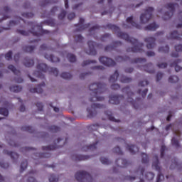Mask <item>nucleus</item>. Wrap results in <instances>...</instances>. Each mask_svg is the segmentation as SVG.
<instances>
[{"mask_svg": "<svg viewBox=\"0 0 182 182\" xmlns=\"http://www.w3.org/2000/svg\"><path fill=\"white\" fill-rule=\"evenodd\" d=\"M104 28L105 29H110L112 32L117 33L118 38L124 39L134 46L131 48H128L127 49V52H132L133 53H143V52H144V50H143L144 44H143V43H139L137 39L130 37L129 34L122 32L119 26L112 23H108L106 26H104Z\"/></svg>", "mask_w": 182, "mask_h": 182, "instance_id": "1", "label": "nucleus"}, {"mask_svg": "<svg viewBox=\"0 0 182 182\" xmlns=\"http://www.w3.org/2000/svg\"><path fill=\"white\" fill-rule=\"evenodd\" d=\"M90 90L92 92V97L90 99V102H103L104 97H100L99 95L105 93L106 91V84L102 82H94L89 87Z\"/></svg>", "mask_w": 182, "mask_h": 182, "instance_id": "2", "label": "nucleus"}, {"mask_svg": "<svg viewBox=\"0 0 182 182\" xmlns=\"http://www.w3.org/2000/svg\"><path fill=\"white\" fill-rule=\"evenodd\" d=\"M28 25L32 26L31 31H25L23 30L17 29V33H19L23 36H28L30 33H32L33 36H37V38H39V36H43V35H48V33H50V31L43 30L42 28V26H39L34 22H28Z\"/></svg>", "mask_w": 182, "mask_h": 182, "instance_id": "3", "label": "nucleus"}, {"mask_svg": "<svg viewBox=\"0 0 182 182\" xmlns=\"http://www.w3.org/2000/svg\"><path fill=\"white\" fill-rule=\"evenodd\" d=\"M37 69L38 71H35L33 75L39 79H45V75H43V73H46V72H50V73H52L54 76L59 75L58 68H49L46 63H39L37 65Z\"/></svg>", "mask_w": 182, "mask_h": 182, "instance_id": "4", "label": "nucleus"}, {"mask_svg": "<svg viewBox=\"0 0 182 182\" xmlns=\"http://www.w3.org/2000/svg\"><path fill=\"white\" fill-rule=\"evenodd\" d=\"M75 176L77 181L79 182H85V181L87 182L93 181V177H92L91 174L85 171H77Z\"/></svg>", "mask_w": 182, "mask_h": 182, "instance_id": "5", "label": "nucleus"}, {"mask_svg": "<svg viewBox=\"0 0 182 182\" xmlns=\"http://www.w3.org/2000/svg\"><path fill=\"white\" fill-rule=\"evenodd\" d=\"M160 161H159V156L155 155L154 157V161L152 163V168H154L156 171H159L156 182H161L164 180V176L161 174V167H160Z\"/></svg>", "mask_w": 182, "mask_h": 182, "instance_id": "6", "label": "nucleus"}, {"mask_svg": "<svg viewBox=\"0 0 182 182\" xmlns=\"http://www.w3.org/2000/svg\"><path fill=\"white\" fill-rule=\"evenodd\" d=\"M123 93H126L128 96L127 102L128 103H131L134 108L136 109H139V105H137V102L133 100L132 97L134 96V93L130 90V87H125L122 90Z\"/></svg>", "mask_w": 182, "mask_h": 182, "instance_id": "7", "label": "nucleus"}, {"mask_svg": "<svg viewBox=\"0 0 182 182\" xmlns=\"http://www.w3.org/2000/svg\"><path fill=\"white\" fill-rule=\"evenodd\" d=\"M176 7L178 8V4L169 3L166 5V9H171L170 11H167L164 15V20L168 21V19L171 18V16L174 15V12H176Z\"/></svg>", "mask_w": 182, "mask_h": 182, "instance_id": "8", "label": "nucleus"}, {"mask_svg": "<svg viewBox=\"0 0 182 182\" xmlns=\"http://www.w3.org/2000/svg\"><path fill=\"white\" fill-rule=\"evenodd\" d=\"M153 11L154 9L153 7H148L144 11V14H141L140 22L141 23H147L151 18H153Z\"/></svg>", "mask_w": 182, "mask_h": 182, "instance_id": "9", "label": "nucleus"}, {"mask_svg": "<svg viewBox=\"0 0 182 182\" xmlns=\"http://www.w3.org/2000/svg\"><path fill=\"white\" fill-rule=\"evenodd\" d=\"M87 45L89 48L85 52L87 55H91L92 56H95L97 54V51H96V49L95 48L100 49L102 48V46H103L102 45L97 44L96 42L92 41H89L87 42Z\"/></svg>", "mask_w": 182, "mask_h": 182, "instance_id": "10", "label": "nucleus"}, {"mask_svg": "<svg viewBox=\"0 0 182 182\" xmlns=\"http://www.w3.org/2000/svg\"><path fill=\"white\" fill-rule=\"evenodd\" d=\"M96 109H106V106L103 105H100L98 103H93L91 105V109L90 108H87V112L88 113V117L90 119L96 114L93 110H96Z\"/></svg>", "mask_w": 182, "mask_h": 182, "instance_id": "11", "label": "nucleus"}, {"mask_svg": "<svg viewBox=\"0 0 182 182\" xmlns=\"http://www.w3.org/2000/svg\"><path fill=\"white\" fill-rule=\"evenodd\" d=\"M126 21L127 23H129L130 26L126 23H123L122 28L124 29H129V28H136V29H141V26L133 21V16L128 17Z\"/></svg>", "mask_w": 182, "mask_h": 182, "instance_id": "12", "label": "nucleus"}, {"mask_svg": "<svg viewBox=\"0 0 182 182\" xmlns=\"http://www.w3.org/2000/svg\"><path fill=\"white\" fill-rule=\"evenodd\" d=\"M100 63L105 65V66H108V68H113V66H116V62L113 60L112 58L107 57H100L99 58Z\"/></svg>", "mask_w": 182, "mask_h": 182, "instance_id": "13", "label": "nucleus"}, {"mask_svg": "<svg viewBox=\"0 0 182 182\" xmlns=\"http://www.w3.org/2000/svg\"><path fill=\"white\" fill-rule=\"evenodd\" d=\"M85 18H80L79 23L75 25L76 26V32H82V31H85V29H87L89 26H90V23L84 24Z\"/></svg>", "mask_w": 182, "mask_h": 182, "instance_id": "14", "label": "nucleus"}, {"mask_svg": "<svg viewBox=\"0 0 182 182\" xmlns=\"http://www.w3.org/2000/svg\"><path fill=\"white\" fill-rule=\"evenodd\" d=\"M124 97L122 95H111L109 96V102L111 105H119L120 100H123Z\"/></svg>", "mask_w": 182, "mask_h": 182, "instance_id": "15", "label": "nucleus"}, {"mask_svg": "<svg viewBox=\"0 0 182 182\" xmlns=\"http://www.w3.org/2000/svg\"><path fill=\"white\" fill-rule=\"evenodd\" d=\"M122 45H123L122 41H114L112 43V46L108 45V46H105V51L110 52L111 50H114L116 49V48H119V46H122Z\"/></svg>", "mask_w": 182, "mask_h": 182, "instance_id": "16", "label": "nucleus"}, {"mask_svg": "<svg viewBox=\"0 0 182 182\" xmlns=\"http://www.w3.org/2000/svg\"><path fill=\"white\" fill-rule=\"evenodd\" d=\"M144 41L147 43L146 44L147 49H153V48L156 46V38L153 37H148L144 39Z\"/></svg>", "mask_w": 182, "mask_h": 182, "instance_id": "17", "label": "nucleus"}, {"mask_svg": "<svg viewBox=\"0 0 182 182\" xmlns=\"http://www.w3.org/2000/svg\"><path fill=\"white\" fill-rule=\"evenodd\" d=\"M46 84L44 82H42V84H40L37 86L36 88H31L29 91L31 93H38L41 94L43 92V87H45Z\"/></svg>", "mask_w": 182, "mask_h": 182, "instance_id": "18", "label": "nucleus"}, {"mask_svg": "<svg viewBox=\"0 0 182 182\" xmlns=\"http://www.w3.org/2000/svg\"><path fill=\"white\" fill-rule=\"evenodd\" d=\"M4 154H7V156H10L12 160H18V159H19V154H18L16 152L9 151L6 149H4Z\"/></svg>", "mask_w": 182, "mask_h": 182, "instance_id": "19", "label": "nucleus"}, {"mask_svg": "<svg viewBox=\"0 0 182 182\" xmlns=\"http://www.w3.org/2000/svg\"><path fill=\"white\" fill-rule=\"evenodd\" d=\"M116 164L118 167H127L129 166V161L124 159H119L116 160Z\"/></svg>", "mask_w": 182, "mask_h": 182, "instance_id": "20", "label": "nucleus"}, {"mask_svg": "<svg viewBox=\"0 0 182 182\" xmlns=\"http://www.w3.org/2000/svg\"><path fill=\"white\" fill-rule=\"evenodd\" d=\"M44 58L48 60H50V62H53V63L60 62V59L53 55L45 54Z\"/></svg>", "mask_w": 182, "mask_h": 182, "instance_id": "21", "label": "nucleus"}, {"mask_svg": "<svg viewBox=\"0 0 182 182\" xmlns=\"http://www.w3.org/2000/svg\"><path fill=\"white\" fill-rule=\"evenodd\" d=\"M23 65L26 68H32L35 65V61L33 59H29V58L26 57L23 60Z\"/></svg>", "mask_w": 182, "mask_h": 182, "instance_id": "22", "label": "nucleus"}, {"mask_svg": "<svg viewBox=\"0 0 182 182\" xmlns=\"http://www.w3.org/2000/svg\"><path fill=\"white\" fill-rule=\"evenodd\" d=\"M181 62V60H176L172 63H171L170 66L171 68H175L176 72H180V70H182V68L178 65V63Z\"/></svg>", "mask_w": 182, "mask_h": 182, "instance_id": "23", "label": "nucleus"}, {"mask_svg": "<svg viewBox=\"0 0 182 182\" xmlns=\"http://www.w3.org/2000/svg\"><path fill=\"white\" fill-rule=\"evenodd\" d=\"M175 50H176V51L172 53L171 54V56L172 58H178V52H182V45L179 44V45L175 46Z\"/></svg>", "mask_w": 182, "mask_h": 182, "instance_id": "24", "label": "nucleus"}, {"mask_svg": "<svg viewBox=\"0 0 182 182\" xmlns=\"http://www.w3.org/2000/svg\"><path fill=\"white\" fill-rule=\"evenodd\" d=\"M35 174H36V171H30L27 175V182H38L36 179H35Z\"/></svg>", "mask_w": 182, "mask_h": 182, "instance_id": "25", "label": "nucleus"}, {"mask_svg": "<svg viewBox=\"0 0 182 182\" xmlns=\"http://www.w3.org/2000/svg\"><path fill=\"white\" fill-rule=\"evenodd\" d=\"M59 147H62V146H58L56 144H55L54 145L43 146L42 150L44 151H50V150H56V149H59Z\"/></svg>", "mask_w": 182, "mask_h": 182, "instance_id": "26", "label": "nucleus"}, {"mask_svg": "<svg viewBox=\"0 0 182 182\" xmlns=\"http://www.w3.org/2000/svg\"><path fill=\"white\" fill-rule=\"evenodd\" d=\"M134 174H140V176L143 177V175L144 174V168L139 167L137 170L134 171ZM141 176L139 177V182H144V180Z\"/></svg>", "mask_w": 182, "mask_h": 182, "instance_id": "27", "label": "nucleus"}, {"mask_svg": "<svg viewBox=\"0 0 182 182\" xmlns=\"http://www.w3.org/2000/svg\"><path fill=\"white\" fill-rule=\"evenodd\" d=\"M127 149L131 154H136V151H139V147L135 145H127Z\"/></svg>", "mask_w": 182, "mask_h": 182, "instance_id": "28", "label": "nucleus"}, {"mask_svg": "<svg viewBox=\"0 0 182 182\" xmlns=\"http://www.w3.org/2000/svg\"><path fill=\"white\" fill-rule=\"evenodd\" d=\"M159 25L156 24V23H151L149 25L144 27L145 31H156L158 29Z\"/></svg>", "mask_w": 182, "mask_h": 182, "instance_id": "29", "label": "nucleus"}, {"mask_svg": "<svg viewBox=\"0 0 182 182\" xmlns=\"http://www.w3.org/2000/svg\"><path fill=\"white\" fill-rule=\"evenodd\" d=\"M97 144V142H96L95 144H90V145H86V146H85L82 148V151H87L88 150H96Z\"/></svg>", "mask_w": 182, "mask_h": 182, "instance_id": "30", "label": "nucleus"}, {"mask_svg": "<svg viewBox=\"0 0 182 182\" xmlns=\"http://www.w3.org/2000/svg\"><path fill=\"white\" fill-rule=\"evenodd\" d=\"M168 39H176V41L181 40V38H180V34H178V32H177V31H173L172 33H171V36L168 38Z\"/></svg>", "mask_w": 182, "mask_h": 182, "instance_id": "31", "label": "nucleus"}, {"mask_svg": "<svg viewBox=\"0 0 182 182\" xmlns=\"http://www.w3.org/2000/svg\"><path fill=\"white\" fill-rule=\"evenodd\" d=\"M36 157H38V160H41V159H49L50 157V154L49 152L46 153H36Z\"/></svg>", "mask_w": 182, "mask_h": 182, "instance_id": "32", "label": "nucleus"}, {"mask_svg": "<svg viewBox=\"0 0 182 182\" xmlns=\"http://www.w3.org/2000/svg\"><path fill=\"white\" fill-rule=\"evenodd\" d=\"M105 116H107V119L111 122H119L114 119V117H113V114H112V111H105Z\"/></svg>", "mask_w": 182, "mask_h": 182, "instance_id": "33", "label": "nucleus"}, {"mask_svg": "<svg viewBox=\"0 0 182 182\" xmlns=\"http://www.w3.org/2000/svg\"><path fill=\"white\" fill-rule=\"evenodd\" d=\"M8 69H9V70H11V72H13L14 75H16V76H21V71L17 70L13 65H9L8 66Z\"/></svg>", "mask_w": 182, "mask_h": 182, "instance_id": "34", "label": "nucleus"}, {"mask_svg": "<svg viewBox=\"0 0 182 182\" xmlns=\"http://www.w3.org/2000/svg\"><path fill=\"white\" fill-rule=\"evenodd\" d=\"M118 77H119V71L115 70V72L114 73V74L110 76V77H109V82H110L111 83H113V82H117Z\"/></svg>", "mask_w": 182, "mask_h": 182, "instance_id": "35", "label": "nucleus"}, {"mask_svg": "<svg viewBox=\"0 0 182 182\" xmlns=\"http://www.w3.org/2000/svg\"><path fill=\"white\" fill-rule=\"evenodd\" d=\"M21 21L26 23V21L25 20H23L22 18L21 17H18L17 18V21H10L9 22V26H12L14 25H18V23H21Z\"/></svg>", "mask_w": 182, "mask_h": 182, "instance_id": "36", "label": "nucleus"}, {"mask_svg": "<svg viewBox=\"0 0 182 182\" xmlns=\"http://www.w3.org/2000/svg\"><path fill=\"white\" fill-rule=\"evenodd\" d=\"M22 90V87L19 85H13L10 87V92H14V93H19Z\"/></svg>", "mask_w": 182, "mask_h": 182, "instance_id": "37", "label": "nucleus"}, {"mask_svg": "<svg viewBox=\"0 0 182 182\" xmlns=\"http://www.w3.org/2000/svg\"><path fill=\"white\" fill-rule=\"evenodd\" d=\"M3 12H4V19H8L9 16L6 15H8V14L11 13V9L8 6H6L3 9Z\"/></svg>", "mask_w": 182, "mask_h": 182, "instance_id": "38", "label": "nucleus"}, {"mask_svg": "<svg viewBox=\"0 0 182 182\" xmlns=\"http://www.w3.org/2000/svg\"><path fill=\"white\" fill-rule=\"evenodd\" d=\"M147 62V60L146 58H135L134 60H130L131 63H146Z\"/></svg>", "mask_w": 182, "mask_h": 182, "instance_id": "39", "label": "nucleus"}, {"mask_svg": "<svg viewBox=\"0 0 182 182\" xmlns=\"http://www.w3.org/2000/svg\"><path fill=\"white\" fill-rule=\"evenodd\" d=\"M24 52H27L28 53H32L33 50H35V46H26L23 47Z\"/></svg>", "mask_w": 182, "mask_h": 182, "instance_id": "40", "label": "nucleus"}, {"mask_svg": "<svg viewBox=\"0 0 182 182\" xmlns=\"http://www.w3.org/2000/svg\"><path fill=\"white\" fill-rule=\"evenodd\" d=\"M48 130L51 133H58L60 130V128L58 126L53 125L48 127Z\"/></svg>", "mask_w": 182, "mask_h": 182, "instance_id": "41", "label": "nucleus"}, {"mask_svg": "<svg viewBox=\"0 0 182 182\" xmlns=\"http://www.w3.org/2000/svg\"><path fill=\"white\" fill-rule=\"evenodd\" d=\"M111 38L112 36L110 34L105 33L101 36L100 41L101 42H107V41H109V39H110Z\"/></svg>", "mask_w": 182, "mask_h": 182, "instance_id": "42", "label": "nucleus"}, {"mask_svg": "<svg viewBox=\"0 0 182 182\" xmlns=\"http://www.w3.org/2000/svg\"><path fill=\"white\" fill-rule=\"evenodd\" d=\"M89 159V156H84V155H76L75 160V161H82L83 160H87Z\"/></svg>", "mask_w": 182, "mask_h": 182, "instance_id": "43", "label": "nucleus"}, {"mask_svg": "<svg viewBox=\"0 0 182 182\" xmlns=\"http://www.w3.org/2000/svg\"><path fill=\"white\" fill-rule=\"evenodd\" d=\"M67 58L71 63H75L76 62V55L72 54V53H68L67 55Z\"/></svg>", "mask_w": 182, "mask_h": 182, "instance_id": "44", "label": "nucleus"}, {"mask_svg": "<svg viewBox=\"0 0 182 182\" xmlns=\"http://www.w3.org/2000/svg\"><path fill=\"white\" fill-rule=\"evenodd\" d=\"M28 167V161L24 160L21 164V169L20 172L23 173L24 170H26V168Z\"/></svg>", "mask_w": 182, "mask_h": 182, "instance_id": "45", "label": "nucleus"}, {"mask_svg": "<svg viewBox=\"0 0 182 182\" xmlns=\"http://www.w3.org/2000/svg\"><path fill=\"white\" fill-rule=\"evenodd\" d=\"M141 156L142 157L141 163H143V164H147V163H149V156L145 153H142Z\"/></svg>", "mask_w": 182, "mask_h": 182, "instance_id": "46", "label": "nucleus"}, {"mask_svg": "<svg viewBox=\"0 0 182 182\" xmlns=\"http://www.w3.org/2000/svg\"><path fill=\"white\" fill-rule=\"evenodd\" d=\"M21 130L23 132H28V133H33V128L31 126H23Z\"/></svg>", "mask_w": 182, "mask_h": 182, "instance_id": "47", "label": "nucleus"}, {"mask_svg": "<svg viewBox=\"0 0 182 182\" xmlns=\"http://www.w3.org/2000/svg\"><path fill=\"white\" fill-rule=\"evenodd\" d=\"M179 79L177 75H173L170 76L168 78L169 83H177L178 82Z\"/></svg>", "mask_w": 182, "mask_h": 182, "instance_id": "48", "label": "nucleus"}, {"mask_svg": "<svg viewBox=\"0 0 182 182\" xmlns=\"http://www.w3.org/2000/svg\"><path fill=\"white\" fill-rule=\"evenodd\" d=\"M99 29H100V26L99 25H95L89 29V32L90 35H93V33H95L96 31H99Z\"/></svg>", "mask_w": 182, "mask_h": 182, "instance_id": "49", "label": "nucleus"}, {"mask_svg": "<svg viewBox=\"0 0 182 182\" xmlns=\"http://www.w3.org/2000/svg\"><path fill=\"white\" fill-rule=\"evenodd\" d=\"M159 52H162L163 53H168L170 50V47L168 46H166L165 47H159Z\"/></svg>", "mask_w": 182, "mask_h": 182, "instance_id": "50", "label": "nucleus"}, {"mask_svg": "<svg viewBox=\"0 0 182 182\" xmlns=\"http://www.w3.org/2000/svg\"><path fill=\"white\" fill-rule=\"evenodd\" d=\"M154 178V173L151 172H148L145 174V180H148V181H151Z\"/></svg>", "mask_w": 182, "mask_h": 182, "instance_id": "51", "label": "nucleus"}, {"mask_svg": "<svg viewBox=\"0 0 182 182\" xmlns=\"http://www.w3.org/2000/svg\"><path fill=\"white\" fill-rule=\"evenodd\" d=\"M120 81L122 83H130V82H132V78L122 75L121 77Z\"/></svg>", "mask_w": 182, "mask_h": 182, "instance_id": "52", "label": "nucleus"}, {"mask_svg": "<svg viewBox=\"0 0 182 182\" xmlns=\"http://www.w3.org/2000/svg\"><path fill=\"white\" fill-rule=\"evenodd\" d=\"M116 60H117V62H127V60H130V57L125 56L124 58L119 56L116 58Z\"/></svg>", "mask_w": 182, "mask_h": 182, "instance_id": "53", "label": "nucleus"}, {"mask_svg": "<svg viewBox=\"0 0 182 182\" xmlns=\"http://www.w3.org/2000/svg\"><path fill=\"white\" fill-rule=\"evenodd\" d=\"M60 77H63V79H72V74L64 72L60 75Z\"/></svg>", "mask_w": 182, "mask_h": 182, "instance_id": "54", "label": "nucleus"}, {"mask_svg": "<svg viewBox=\"0 0 182 182\" xmlns=\"http://www.w3.org/2000/svg\"><path fill=\"white\" fill-rule=\"evenodd\" d=\"M83 39H85L83 38V36H82V35L79 34L75 36V42L77 43H82V42H83Z\"/></svg>", "mask_w": 182, "mask_h": 182, "instance_id": "55", "label": "nucleus"}, {"mask_svg": "<svg viewBox=\"0 0 182 182\" xmlns=\"http://www.w3.org/2000/svg\"><path fill=\"white\" fill-rule=\"evenodd\" d=\"M171 144L172 146H176V149H178V147H180V142L178 141V140L176 139V138H173L171 139Z\"/></svg>", "mask_w": 182, "mask_h": 182, "instance_id": "56", "label": "nucleus"}, {"mask_svg": "<svg viewBox=\"0 0 182 182\" xmlns=\"http://www.w3.org/2000/svg\"><path fill=\"white\" fill-rule=\"evenodd\" d=\"M114 153H116V154H118L119 156H123V151L119 146H116L113 149Z\"/></svg>", "mask_w": 182, "mask_h": 182, "instance_id": "57", "label": "nucleus"}, {"mask_svg": "<svg viewBox=\"0 0 182 182\" xmlns=\"http://www.w3.org/2000/svg\"><path fill=\"white\" fill-rule=\"evenodd\" d=\"M49 4H56V1L53 0H45L41 4V6H46V5H49Z\"/></svg>", "mask_w": 182, "mask_h": 182, "instance_id": "58", "label": "nucleus"}, {"mask_svg": "<svg viewBox=\"0 0 182 182\" xmlns=\"http://www.w3.org/2000/svg\"><path fill=\"white\" fill-rule=\"evenodd\" d=\"M0 114L3 116H8L9 114V111L6 108H0Z\"/></svg>", "mask_w": 182, "mask_h": 182, "instance_id": "59", "label": "nucleus"}, {"mask_svg": "<svg viewBox=\"0 0 182 182\" xmlns=\"http://www.w3.org/2000/svg\"><path fill=\"white\" fill-rule=\"evenodd\" d=\"M50 182H58L59 181V178L56 177V176L51 174L49 177Z\"/></svg>", "mask_w": 182, "mask_h": 182, "instance_id": "60", "label": "nucleus"}, {"mask_svg": "<svg viewBox=\"0 0 182 182\" xmlns=\"http://www.w3.org/2000/svg\"><path fill=\"white\" fill-rule=\"evenodd\" d=\"M90 63H96V60H85L82 63V66H87V65H90Z\"/></svg>", "mask_w": 182, "mask_h": 182, "instance_id": "61", "label": "nucleus"}, {"mask_svg": "<svg viewBox=\"0 0 182 182\" xmlns=\"http://www.w3.org/2000/svg\"><path fill=\"white\" fill-rule=\"evenodd\" d=\"M100 161L102 164H107V165L110 164V161L108 159L105 158V157H101Z\"/></svg>", "mask_w": 182, "mask_h": 182, "instance_id": "62", "label": "nucleus"}, {"mask_svg": "<svg viewBox=\"0 0 182 182\" xmlns=\"http://www.w3.org/2000/svg\"><path fill=\"white\" fill-rule=\"evenodd\" d=\"M65 16H66V11L63 10L61 13L58 15V19H60V21H62L65 18Z\"/></svg>", "mask_w": 182, "mask_h": 182, "instance_id": "63", "label": "nucleus"}, {"mask_svg": "<svg viewBox=\"0 0 182 182\" xmlns=\"http://www.w3.org/2000/svg\"><path fill=\"white\" fill-rule=\"evenodd\" d=\"M5 59L6 60H11V59H12V51L10 50L5 54Z\"/></svg>", "mask_w": 182, "mask_h": 182, "instance_id": "64", "label": "nucleus"}]
</instances>
